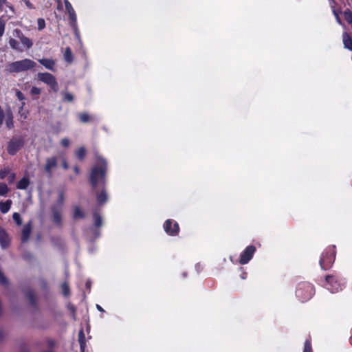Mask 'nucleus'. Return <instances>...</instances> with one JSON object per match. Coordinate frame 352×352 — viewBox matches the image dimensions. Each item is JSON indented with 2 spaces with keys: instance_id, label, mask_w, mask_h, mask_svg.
<instances>
[{
  "instance_id": "nucleus-1",
  "label": "nucleus",
  "mask_w": 352,
  "mask_h": 352,
  "mask_svg": "<svg viewBox=\"0 0 352 352\" xmlns=\"http://www.w3.org/2000/svg\"><path fill=\"white\" fill-rule=\"evenodd\" d=\"M106 170V160L102 157L97 155L90 175L91 182L94 187H96L98 184L104 182Z\"/></svg>"
},
{
  "instance_id": "nucleus-2",
  "label": "nucleus",
  "mask_w": 352,
  "mask_h": 352,
  "mask_svg": "<svg viewBox=\"0 0 352 352\" xmlns=\"http://www.w3.org/2000/svg\"><path fill=\"white\" fill-rule=\"evenodd\" d=\"M36 63L29 58L14 61L6 66V71L10 73H19L28 71L35 66Z\"/></svg>"
},
{
  "instance_id": "nucleus-3",
  "label": "nucleus",
  "mask_w": 352,
  "mask_h": 352,
  "mask_svg": "<svg viewBox=\"0 0 352 352\" xmlns=\"http://www.w3.org/2000/svg\"><path fill=\"white\" fill-rule=\"evenodd\" d=\"M38 79L48 85L54 91L56 92L58 90V83L55 77L47 72H40L37 74Z\"/></svg>"
},
{
  "instance_id": "nucleus-4",
  "label": "nucleus",
  "mask_w": 352,
  "mask_h": 352,
  "mask_svg": "<svg viewBox=\"0 0 352 352\" xmlns=\"http://www.w3.org/2000/svg\"><path fill=\"white\" fill-rule=\"evenodd\" d=\"M23 146V140L21 138H14L10 140L8 146V152L14 155Z\"/></svg>"
},
{
  "instance_id": "nucleus-5",
  "label": "nucleus",
  "mask_w": 352,
  "mask_h": 352,
  "mask_svg": "<svg viewBox=\"0 0 352 352\" xmlns=\"http://www.w3.org/2000/svg\"><path fill=\"white\" fill-rule=\"evenodd\" d=\"M256 248L253 245L248 246L245 250L241 252L239 263L241 265L247 264L252 258Z\"/></svg>"
},
{
  "instance_id": "nucleus-6",
  "label": "nucleus",
  "mask_w": 352,
  "mask_h": 352,
  "mask_svg": "<svg viewBox=\"0 0 352 352\" xmlns=\"http://www.w3.org/2000/svg\"><path fill=\"white\" fill-rule=\"evenodd\" d=\"M164 229L169 235H176L179 232V225L170 219H168L164 223Z\"/></svg>"
},
{
  "instance_id": "nucleus-7",
  "label": "nucleus",
  "mask_w": 352,
  "mask_h": 352,
  "mask_svg": "<svg viewBox=\"0 0 352 352\" xmlns=\"http://www.w3.org/2000/svg\"><path fill=\"white\" fill-rule=\"evenodd\" d=\"M326 287L331 292H337L342 289V285L340 283H338V280L335 277L327 276L326 277Z\"/></svg>"
},
{
  "instance_id": "nucleus-8",
  "label": "nucleus",
  "mask_w": 352,
  "mask_h": 352,
  "mask_svg": "<svg viewBox=\"0 0 352 352\" xmlns=\"http://www.w3.org/2000/svg\"><path fill=\"white\" fill-rule=\"evenodd\" d=\"M334 252H332L331 253L325 252L322 254L320 260V265L321 267L324 270H327L330 267V265L334 260Z\"/></svg>"
},
{
  "instance_id": "nucleus-9",
  "label": "nucleus",
  "mask_w": 352,
  "mask_h": 352,
  "mask_svg": "<svg viewBox=\"0 0 352 352\" xmlns=\"http://www.w3.org/2000/svg\"><path fill=\"white\" fill-rule=\"evenodd\" d=\"M14 33L16 36L20 39L21 44L24 47L29 49L32 46L33 43L32 40L23 35L19 30H15Z\"/></svg>"
},
{
  "instance_id": "nucleus-10",
  "label": "nucleus",
  "mask_w": 352,
  "mask_h": 352,
  "mask_svg": "<svg viewBox=\"0 0 352 352\" xmlns=\"http://www.w3.org/2000/svg\"><path fill=\"white\" fill-rule=\"evenodd\" d=\"M38 62L42 64L46 69L53 71L55 65V60L52 59L42 58Z\"/></svg>"
},
{
  "instance_id": "nucleus-11",
  "label": "nucleus",
  "mask_w": 352,
  "mask_h": 352,
  "mask_svg": "<svg viewBox=\"0 0 352 352\" xmlns=\"http://www.w3.org/2000/svg\"><path fill=\"white\" fill-rule=\"evenodd\" d=\"M56 166V158L53 157L48 158L46 160V164L45 166V170L46 172L50 173L51 170Z\"/></svg>"
},
{
  "instance_id": "nucleus-12",
  "label": "nucleus",
  "mask_w": 352,
  "mask_h": 352,
  "mask_svg": "<svg viewBox=\"0 0 352 352\" xmlns=\"http://www.w3.org/2000/svg\"><path fill=\"white\" fill-rule=\"evenodd\" d=\"M5 122L8 128L12 129L14 126L13 116L12 113L10 109H8L6 112Z\"/></svg>"
},
{
  "instance_id": "nucleus-13",
  "label": "nucleus",
  "mask_w": 352,
  "mask_h": 352,
  "mask_svg": "<svg viewBox=\"0 0 352 352\" xmlns=\"http://www.w3.org/2000/svg\"><path fill=\"white\" fill-rule=\"evenodd\" d=\"M0 242L1 244V246L5 248H6L9 244V238L6 233V232L0 228Z\"/></svg>"
},
{
  "instance_id": "nucleus-14",
  "label": "nucleus",
  "mask_w": 352,
  "mask_h": 352,
  "mask_svg": "<svg viewBox=\"0 0 352 352\" xmlns=\"http://www.w3.org/2000/svg\"><path fill=\"white\" fill-rule=\"evenodd\" d=\"M342 41L344 47L352 51V39L346 32L343 33Z\"/></svg>"
},
{
  "instance_id": "nucleus-15",
  "label": "nucleus",
  "mask_w": 352,
  "mask_h": 352,
  "mask_svg": "<svg viewBox=\"0 0 352 352\" xmlns=\"http://www.w3.org/2000/svg\"><path fill=\"white\" fill-rule=\"evenodd\" d=\"M30 184V179L27 177H23L16 184V188L20 190H25Z\"/></svg>"
},
{
  "instance_id": "nucleus-16",
  "label": "nucleus",
  "mask_w": 352,
  "mask_h": 352,
  "mask_svg": "<svg viewBox=\"0 0 352 352\" xmlns=\"http://www.w3.org/2000/svg\"><path fill=\"white\" fill-rule=\"evenodd\" d=\"M12 205V201L8 199L4 202L1 201L0 202V210L2 213L6 214L7 213L11 207Z\"/></svg>"
},
{
  "instance_id": "nucleus-17",
  "label": "nucleus",
  "mask_w": 352,
  "mask_h": 352,
  "mask_svg": "<svg viewBox=\"0 0 352 352\" xmlns=\"http://www.w3.org/2000/svg\"><path fill=\"white\" fill-rule=\"evenodd\" d=\"M30 232H31L30 225V224L25 225L23 227V231H22V241H26L28 239Z\"/></svg>"
},
{
  "instance_id": "nucleus-18",
  "label": "nucleus",
  "mask_w": 352,
  "mask_h": 352,
  "mask_svg": "<svg viewBox=\"0 0 352 352\" xmlns=\"http://www.w3.org/2000/svg\"><path fill=\"white\" fill-rule=\"evenodd\" d=\"M24 106L25 102H23L19 110V120H21V121L25 120L29 114L28 111L24 110Z\"/></svg>"
},
{
  "instance_id": "nucleus-19",
  "label": "nucleus",
  "mask_w": 352,
  "mask_h": 352,
  "mask_svg": "<svg viewBox=\"0 0 352 352\" xmlns=\"http://www.w3.org/2000/svg\"><path fill=\"white\" fill-rule=\"evenodd\" d=\"M9 44L10 45V47L18 51V52H23V49L21 48L19 44V43L17 42V41H16L15 39L14 38H10V41H9Z\"/></svg>"
},
{
  "instance_id": "nucleus-20",
  "label": "nucleus",
  "mask_w": 352,
  "mask_h": 352,
  "mask_svg": "<svg viewBox=\"0 0 352 352\" xmlns=\"http://www.w3.org/2000/svg\"><path fill=\"white\" fill-rule=\"evenodd\" d=\"M64 58H65V60L67 62V63H72V60H73V56H72V50L69 47H67L65 49V53H64Z\"/></svg>"
},
{
  "instance_id": "nucleus-21",
  "label": "nucleus",
  "mask_w": 352,
  "mask_h": 352,
  "mask_svg": "<svg viewBox=\"0 0 352 352\" xmlns=\"http://www.w3.org/2000/svg\"><path fill=\"white\" fill-rule=\"evenodd\" d=\"M67 11L69 14V19L71 20L72 25H74L76 22V15L75 10L72 8Z\"/></svg>"
},
{
  "instance_id": "nucleus-22",
  "label": "nucleus",
  "mask_w": 352,
  "mask_h": 352,
  "mask_svg": "<svg viewBox=\"0 0 352 352\" xmlns=\"http://www.w3.org/2000/svg\"><path fill=\"white\" fill-rule=\"evenodd\" d=\"M107 199V195L104 191H102L97 195V201L99 204L104 203Z\"/></svg>"
},
{
  "instance_id": "nucleus-23",
  "label": "nucleus",
  "mask_w": 352,
  "mask_h": 352,
  "mask_svg": "<svg viewBox=\"0 0 352 352\" xmlns=\"http://www.w3.org/2000/svg\"><path fill=\"white\" fill-rule=\"evenodd\" d=\"M86 155V150L85 148L81 147L76 150V155L79 160H82Z\"/></svg>"
},
{
  "instance_id": "nucleus-24",
  "label": "nucleus",
  "mask_w": 352,
  "mask_h": 352,
  "mask_svg": "<svg viewBox=\"0 0 352 352\" xmlns=\"http://www.w3.org/2000/svg\"><path fill=\"white\" fill-rule=\"evenodd\" d=\"M78 117L82 122H87L91 120V117L87 113H81Z\"/></svg>"
},
{
  "instance_id": "nucleus-25",
  "label": "nucleus",
  "mask_w": 352,
  "mask_h": 352,
  "mask_svg": "<svg viewBox=\"0 0 352 352\" xmlns=\"http://www.w3.org/2000/svg\"><path fill=\"white\" fill-rule=\"evenodd\" d=\"M8 192V187L4 183L0 184V196H5Z\"/></svg>"
},
{
  "instance_id": "nucleus-26",
  "label": "nucleus",
  "mask_w": 352,
  "mask_h": 352,
  "mask_svg": "<svg viewBox=\"0 0 352 352\" xmlns=\"http://www.w3.org/2000/svg\"><path fill=\"white\" fill-rule=\"evenodd\" d=\"M344 18L346 20V21L351 24L352 23V13L350 11H345L343 13Z\"/></svg>"
},
{
  "instance_id": "nucleus-27",
  "label": "nucleus",
  "mask_w": 352,
  "mask_h": 352,
  "mask_svg": "<svg viewBox=\"0 0 352 352\" xmlns=\"http://www.w3.org/2000/svg\"><path fill=\"white\" fill-rule=\"evenodd\" d=\"M74 217L76 219L83 217L82 212L79 207H75L74 210Z\"/></svg>"
},
{
  "instance_id": "nucleus-28",
  "label": "nucleus",
  "mask_w": 352,
  "mask_h": 352,
  "mask_svg": "<svg viewBox=\"0 0 352 352\" xmlns=\"http://www.w3.org/2000/svg\"><path fill=\"white\" fill-rule=\"evenodd\" d=\"M13 220L16 222V223L19 226L21 225L22 223V219L21 217V215L17 213L14 212L12 215Z\"/></svg>"
},
{
  "instance_id": "nucleus-29",
  "label": "nucleus",
  "mask_w": 352,
  "mask_h": 352,
  "mask_svg": "<svg viewBox=\"0 0 352 352\" xmlns=\"http://www.w3.org/2000/svg\"><path fill=\"white\" fill-rule=\"evenodd\" d=\"M38 29L41 30L45 28V21L43 19L40 18L37 20Z\"/></svg>"
},
{
  "instance_id": "nucleus-30",
  "label": "nucleus",
  "mask_w": 352,
  "mask_h": 352,
  "mask_svg": "<svg viewBox=\"0 0 352 352\" xmlns=\"http://www.w3.org/2000/svg\"><path fill=\"white\" fill-rule=\"evenodd\" d=\"M303 352H312L311 343L309 340H306L305 342Z\"/></svg>"
},
{
  "instance_id": "nucleus-31",
  "label": "nucleus",
  "mask_w": 352,
  "mask_h": 352,
  "mask_svg": "<svg viewBox=\"0 0 352 352\" xmlns=\"http://www.w3.org/2000/svg\"><path fill=\"white\" fill-rule=\"evenodd\" d=\"M10 173V170L8 168H4L0 170V178L1 179L6 178L8 173Z\"/></svg>"
},
{
  "instance_id": "nucleus-32",
  "label": "nucleus",
  "mask_w": 352,
  "mask_h": 352,
  "mask_svg": "<svg viewBox=\"0 0 352 352\" xmlns=\"http://www.w3.org/2000/svg\"><path fill=\"white\" fill-rule=\"evenodd\" d=\"M6 23L3 19H0V37H1L4 33Z\"/></svg>"
},
{
  "instance_id": "nucleus-33",
  "label": "nucleus",
  "mask_w": 352,
  "mask_h": 352,
  "mask_svg": "<svg viewBox=\"0 0 352 352\" xmlns=\"http://www.w3.org/2000/svg\"><path fill=\"white\" fill-rule=\"evenodd\" d=\"M7 177H8V181L9 182V183H12V182H14V181L16 178V175H15V173L10 171V173H8Z\"/></svg>"
},
{
  "instance_id": "nucleus-34",
  "label": "nucleus",
  "mask_w": 352,
  "mask_h": 352,
  "mask_svg": "<svg viewBox=\"0 0 352 352\" xmlns=\"http://www.w3.org/2000/svg\"><path fill=\"white\" fill-rule=\"evenodd\" d=\"M41 89L36 87H33L30 91V93L32 95H39L41 94Z\"/></svg>"
},
{
  "instance_id": "nucleus-35",
  "label": "nucleus",
  "mask_w": 352,
  "mask_h": 352,
  "mask_svg": "<svg viewBox=\"0 0 352 352\" xmlns=\"http://www.w3.org/2000/svg\"><path fill=\"white\" fill-rule=\"evenodd\" d=\"M60 144L63 147H68L70 145V140L68 138H63L61 140Z\"/></svg>"
},
{
  "instance_id": "nucleus-36",
  "label": "nucleus",
  "mask_w": 352,
  "mask_h": 352,
  "mask_svg": "<svg viewBox=\"0 0 352 352\" xmlns=\"http://www.w3.org/2000/svg\"><path fill=\"white\" fill-rule=\"evenodd\" d=\"M94 223L98 227L100 226L102 223L100 217L97 214L94 216Z\"/></svg>"
},
{
  "instance_id": "nucleus-37",
  "label": "nucleus",
  "mask_w": 352,
  "mask_h": 352,
  "mask_svg": "<svg viewBox=\"0 0 352 352\" xmlns=\"http://www.w3.org/2000/svg\"><path fill=\"white\" fill-rule=\"evenodd\" d=\"M64 100L68 102H71L73 100V96L69 93H65Z\"/></svg>"
},
{
  "instance_id": "nucleus-38",
  "label": "nucleus",
  "mask_w": 352,
  "mask_h": 352,
  "mask_svg": "<svg viewBox=\"0 0 352 352\" xmlns=\"http://www.w3.org/2000/svg\"><path fill=\"white\" fill-rule=\"evenodd\" d=\"M16 98L19 100H25V96L24 95L22 94L21 91H19V90H16Z\"/></svg>"
},
{
  "instance_id": "nucleus-39",
  "label": "nucleus",
  "mask_w": 352,
  "mask_h": 352,
  "mask_svg": "<svg viewBox=\"0 0 352 352\" xmlns=\"http://www.w3.org/2000/svg\"><path fill=\"white\" fill-rule=\"evenodd\" d=\"M24 3H25V6L29 9H34V6H33V4L29 0H24Z\"/></svg>"
},
{
  "instance_id": "nucleus-40",
  "label": "nucleus",
  "mask_w": 352,
  "mask_h": 352,
  "mask_svg": "<svg viewBox=\"0 0 352 352\" xmlns=\"http://www.w3.org/2000/svg\"><path fill=\"white\" fill-rule=\"evenodd\" d=\"M64 3H65L66 10H68L73 8L72 4L69 3V1L68 0H64Z\"/></svg>"
},
{
  "instance_id": "nucleus-41",
  "label": "nucleus",
  "mask_w": 352,
  "mask_h": 352,
  "mask_svg": "<svg viewBox=\"0 0 352 352\" xmlns=\"http://www.w3.org/2000/svg\"><path fill=\"white\" fill-rule=\"evenodd\" d=\"M333 14H334V15H335V16H336V19L337 22H338L339 24L342 25V22H341V21H340V17H339V15H338V12H337L336 10H333Z\"/></svg>"
},
{
  "instance_id": "nucleus-42",
  "label": "nucleus",
  "mask_w": 352,
  "mask_h": 352,
  "mask_svg": "<svg viewBox=\"0 0 352 352\" xmlns=\"http://www.w3.org/2000/svg\"><path fill=\"white\" fill-rule=\"evenodd\" d=\"M83 337H84L83 331L81 330L79 332V341H80V343L82 342Z\"/></svg>"
},
{
  "instance_id": "nucleus-43",
  "label": "nucleus",
  "mask_w": 352,
  "mask_h": 352,
  "mask_svg": "<svg viewBox=\"0 0 352 352\" xmlns=\"http://www.w3.org/2000/svg\"><path fill=\"white\" fill-rule=\"evenodd\" d=\"M6 3V0H0V10L2 9L3 5Z\"/></svg>"
},
{
  "instance_id": "nucleus-44",
  "label": "nucleus",
  "mask_w": 352,
  "mask_h": 352,
  "mask_svg": "<svg viewBox=\"0 0 352 352\" xmlns=\"http://www.w3.org/2000/svg\"><path fill=\"white\" fill-rule=\"evenodd\" d=\"M63 289L64 294L67 295V288L65 285H63Z\"/></svg>"
},
{
  "instance_id": "nucleus-45",
  "label": "nucleus",
  "mask_w": 352,
  "mask_h": 352,
  "mask_svg": "<svg viewBox=\"0 0 352 352\" xmlns=\"http://www.w3.org/2000/svg\"><path fill=\"white\" fill-rule=\"evenodd\" d=\"M63 199H64L63 195L62 193H60L59 195V201L60 202V204L63 203Z\"/></svg>"
},
{
  "instance_id": "nucleus-46",
  "label": "nucleus",
  "mask_w": 352,
  "mask_h": 352,
  "mask_svg": "<svg viewBox=\"0 0 352 352\" xmlns=\"http://www.w3.org/2000/svg\"><path fill=\"white\" fill-rule=\"evenodd\" d=\"M63 167L65 168V169H67L68 168V164H67V162L65 161H63Z\"/></svg>"
},
{
  "instance_id": "nucleus-47",
  "label": "nucleus",
  "mask_w": 352,
  "mask_h": 352,
  "mask_svg": "<svg viewBox=\"0 0 352 352\" xmlns=\"http://www.w3.org/2000/svg\"><path fill=\"white\" fill-rule=\"evenodd\" d=\"M96 308L98 311H101V312H103L104 311V309L102 308L101 306H100L99 305H96Z\"/></svg>"
},
{
  "instance_id": "nucleus-48",
  "label": "nucleus",
  "mask_w": 352,
  "mask_h": 352,
  "mask_svg": "<svg viewBox=\"0 0 352 352\" xmlns=\"http://www.w3.org/2000/svg\"><path fill=\"white\" fill-rule=\"evenodd\" d=\"M307 289H308V290H309L310 292H311L312 288H311V287L310 285H307Z\"/></svg>"
},
{
  "instance_id": "nucleus-49",
  "label": "nucleus",
  "mask_w": 352,
  "mask_h": 352,
  "mask_svg": "<svg viewBox=\"0 0 352 352\" xmlns=\"http://www.w3.org/2000/svg\"><path fill=\"white\" fill-rule=\"evenodd\" d=\"M74 171L76 172V173H79V170L77 167H75L74 168Z\"/></svg>"
},
{
  "instance_id": "nucleus-50",
  "label": "nucleus",
  "mask_w": 352,
  "mask_h": 352,
  "mask_svg": "<svg viewBox=\"0 0 352 352\" xmlns=\"http://www.w3.org/2000/svg\"><path fill=\"white\" fill-rule=\"evenodd\" d=\"M311 296V294H310L308 296L305 297L304 299L306 300V299L310 298Z\"/></svg>"
},
{
  "instance_id": "nucleus-51",
  "label": "nucleus",
  "mask_w": 352,
  "mask_h": 352,
  "mask_svg": "<svg viewBox=\"0 0 352 352\" xmlns=\"http://www.w3.org/2000/svg\"><path fill=\"white\" fill-rule=\"evenodd\" d=\"M54 217H55L56 220V221H58V217H57V215H56V212H55V214H54Z\"/></svg>"
},
{
  "instance_id": "nucleus-52",
  "label": "nucleus",
  "mask_w": 352,
  "mask_h": 352,
  "mask_svg": "<svg viewBox=\"0 0 352 352\" xmlns=\"http://www.w3.org/2000/svg\"><path fill=\"white\" fill-rule=\"evenodd\" d=\"M245 276H246V274L245 273V274L241 276V278H242L243 279H245Z\"/></svg>"
},
{
  "instance_id": "nucleus-53",
  "label": "nucleus",
  "mask_w": 352,
  "mask_h": 352,
  "mask_svg": "<svg viewBox=\"0 0 352 352\" xmlns=\"http://www.w3.org/2000/svg\"><path fill=\"white\" fill-rule=\"evenodd\" d=\"M299 293H300V290H298V291H297V294H298V295H300V294H299Z\"/></svg>"
}]
</instances>
